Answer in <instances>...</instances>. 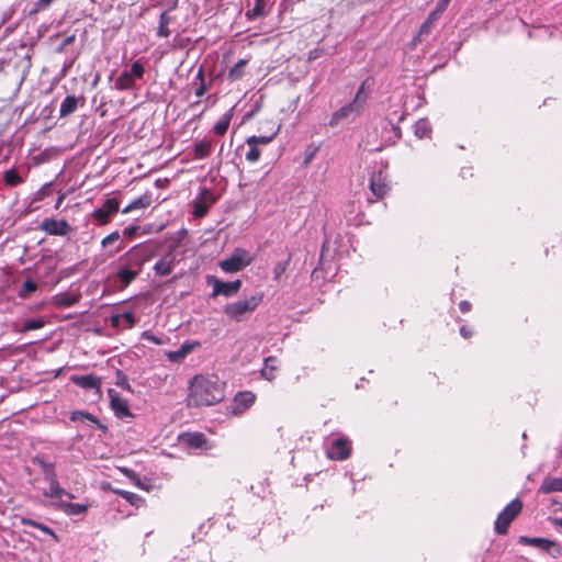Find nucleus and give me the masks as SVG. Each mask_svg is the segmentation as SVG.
<instances>
[{
    "label": "nucleus",
    "instance_id": "27",
    "mask_svg": "<svg viewBox=\"0 0 562 562\" xmlns=\"http://www.w3.org/2000/svg\"><path fill=\"white\" fill-rule=\"evenodd\" d=\"M232 112H227L223 115V117L214 125L213 131L217 135H224L228 127L232 120Z\"/></svg>",
    "mask_w": 562,
    "mask_h": 562
},
{
    "label": "nucleus",
    "instance_id": "36",
    "mask_svg": "<svg viewBox=\"0 0 562 562\" xmlns=\"http://www.w3.org/2000/svg\"><path fill=\"white\" fill-rule=\"evenodd\" d=\"M277 133H273L272 135L270 136H250L247 138L246 143L247 144H255L256 146H259V145H267L269 144L276 136Z\"/></svg>",
    "mask_w": 562,
    "mask_h": 562
},
{
    "label": "nucleus",
    "instance_id": "42",
    "mask_svg": "<svg viewBox=\"0 0 562 562\" xmlns=\"http://www.w3.org/2000/svg\"><path fill=\"white\" fill-rule=\"evenodd\" d=\"M273 359L270 357V358H267L266 359V362H265V368L261 370V374L267 379V380H272L274 378V368L273 367H269V362L272 361Z\"/></svg>",
    "mask_w": 562,
    "mask_h": 562
},
{
    "label": "nucleus",
    "instance_id": "46",
    "mask_svg": "<svg viewBox=\"0 0 562 562\" xmlns=\"http://www.w3.org/2000/svg\"><path fill=\"white\" fill-rule=\"evenodd\" d=\"M121 319H123L126 323L127 327H130V328L135 325V317H134V314L132 312H124L122 314V318Z\"/></svg>",
    "mask_w": 562,
    "mask_h": 562
},
{
    "label": "nucleus",
    "instance_id": "30",
    "mask_svg": "<svg viewBox=\"0 0 562 562\" xmlns=\"http://www.w3.org/2000/svg\"><path fill=\"white\" fill-rule=\"evenodd\" d=\"M3 180H4L5 184H8L10 187H15V186L20 184L23 181L21 176L13 168L9 169V170H7L4 172Z\"/></svg>",
    "mask_w": 562,
    "mask_h": 562
},
{
    "label": "nucleus",
    "instance_id": "22",
    "mask_svg": "<svg viewBox=\"0 0 562 562\" xmlns=\"http://www.w3.org/2000/svg\"><path fill=\"white\" fill-rule=\"evenodd\" d=\"M256 400V396L251 392H240L235 396V405L237 408H248L250 407Z\"/></svg>",
    "mask_w": 562,
    "mask_h": 562
},
{
    "label": "nucleus",
    "instance_id": "59",
    "mask_svg": "<svg viewBox=\"0 0 562 562\" xmlns=\"http://www.w3.org/2000/svg\"><path fill=\"white\" fill-rule=\"evenodd\" d=\"M392 130L394 131L396 137L401 136V130L398 126L392 124Z\"/></svg>",
    "mask_w": 562,
    "mask_h": 562
},
{
    "label": "nucleus",
    "instance_id": "8",
    "mask_svg": "<svg viewBox=\"0 0 562 562\" xmlns=\"http://www.w3.org/2000/svg\"><path fill=\"white\" fill-rule=\"evenodd\" d=\"M351 453V442L347 438H337L327 450V457L333 460H346Z\"/></svg>",
    "mask_w": 562,
    "mask_h": 562
},
{
    "label": "nucleus",
    "instance_id": "60",
    "mask_svg": "<svg viewBox=\"0 0 562 562\" xmlns=\"http://www.w3.org/2000/svg\"><path fill=\"white\" fill-rule=\"evenodd\" d=\"M74 40H75V36H69V37L65 38V41H64V45H68V44H70V43H72V42H74Z\"/></svg>",
    "mask_w": 562,
    "mask_h": 562
},
{
    "label": "nucleus",
    "instance_id": "25",
    "mask_svg": "<svg viewBox=\"0 0 562 562\" xmlns=\"http://www.w3.org/2000/svg\"><path fill=\"white\" fill-rule=\"evenodd\" d=\"M247 65L246 59H239L229 70H228V79L231 81L239 80L244 76L245 67Z\"/></svg>",
    "mask_w": 562,
    "mask_h": 562
},
{
    "label": "nucleus",
    "instance_id": "4",
    "mask_svg": "<svg viewBox=\"0 0 562 562\" xmlns=\"http://www.w3.org/2000/svg\"><path fill=\"white\" fill-rule=\"evenodd\" d=\"M362 89L363 85L359 88L355 99L350 103L340 108L331 115L328 123L330 127H335L345 121L353 120L361 113L362 106L366 102V98L362 97Z\"/></svg>",
    "mask_w": 562,
    "mask_h": 562
},
{
    "label": "nucleus",
    "instance_id": "64",
    "mask_svg": "<svg viewBox=\"0 0 562 562\" xmlns=\"http://www.w3.org/2000/svg\"><path fill=\"white\" fill-rule=\"evenodd\" d=\"M165 18H166V13H162V14H161V16H160L161 24H162L164 22H166V19H165Z\"/></svg>",
    "mask_w": 562,
    "mask_h": 562
},
{
    "label": "nucleus",
    "instance_id": "12",
    "mask_svg": "<svg viewBox=\"0 0 562 562\" xmlns=\"http://www.w3.org/2000/svg\"><path fill=\"white\" fill-rule=\"evenodd\" d=\"M53 501H54L53 505L56 508H58L59 510H61L63 513H65L66 515H69V516L82 515L88 509L87 505L65 502V501H63V497L60 499H53Z\"/></svg>",
    "mask_w": 562,
    "mask_h": 562
},
{
    "label": "nucleus",
    "instance_id": "48",
    "mask_svg": "<svg viewBox=\"0 0 562 562\" xmlns=\"http://www.w3.org/2000/svg\"><path fill=\"white\" fill-rule=\"evenodd\" d=\"M168 359H169L170 361H173V362H179V361H181V360H183V359H184V356H183V353L181 352V350L179 349V350H176V351H171V352H169V353H168Z\"/></svg>",
    "mask_w": 562,
    "mask_h": 562
},
{
    "label": "nucleus",
    "instance_id": "50",
    "mask_svg": "<svg viewBox=\"0 0 562 562\" xmlns=\"http://www.w3.org/2000/svg\"><path fill=\"white\" fill-rule=\"evenodd\" d=\"M206 90H207V88H206L205 81H201L195 89V95L201 98L206 92Z\"/></svg>",
    "mask_w": 562,
    "mask_h": 562
},
{
    "label": "nucleus",
    "instance_id": "34",
    "mask_svg": "<svg viewBox=\"0 0 562 562\" xmlns=\"http://www.w3.org/2000/svg\"><path fill=\"white\" fill-rule=\"evenodd\" d=\"M22 524H23L24 526H32V527H35V528H37V529L42 530L43 532L48 533V535H50L52 537L56 538V535H55V532L53 531V529H50L49 527H47V526H45V525H43V524H40V522H37V521H34V520H32V519H27V518H22Z\"/></svg>",
    "mask_w": 562,
    "mask_h": 562
},
{
    "label": "nucleus",
    "instance_id": "26",
    "mask_svg": "<svg viewBox=\"0 0 562 562\" xmlns=\"http://www.w3.org/2000/svg\"><path fill=\"white\" fill-rule=\"evenodd\" d=\"M265 7H266V0H255L254 8L246 12L247 19L255 20L257 18L265 16L267 14Z\"/></svg>",
    "mask_w": 562,
    "mask_h": 562
},
{
    "label": "nucleus",
    "instance_id": "15",
    "mask_svg": "<svg viewBox=\"0 0 562 562\" xmlns=\"http://www.w3.org/2000/svg\"><path fill=\"white\" fill-rule=\"evenodd\" d=\"M173 266L175 258L171 255H166L155 263L154 270L158 276H169L173 270Z\"/></svg>",
    "mask_w": 562,
    "mask_h": 562
},
{
    "label": "nucleus",
    "instance_id": "23",
    "mask_svg": "<svg viewBox=\"0 0 562 562\" xmlns=\"http://www.w3.org/2000/svg\"><path fill=\"white\" fill-rule=\"evenodd\" d=\"M135 78L130 75L127 70H124L115 81V88L117 90H128L134 87Z\"/></svg>",
    "mask_w": 562,
    "mask_h": 562
},
{
    "label": "nucleus",
    "instance_id": "63",
    "mask_svg": "<svg viewBox=\"0 0 562 562\" xmlns=\"http://www.w3.org/2000/svg\"><path fill=\"white\" fill-rule=\"evenodd\" d=\"M138 250L135 248L131 251V256L135 257L137 256Z\"/></svg>",
    "mask_w": 562,
    "mask_h": 562
},
{
    "label": "nucleus",
    "instance_id": "7",
    "mask_svg": "<svg viewBox=\"0 0 562 562\" xmlns=\"http://www.w3.org/2000/svg\"><path fill=\"white\" fill-rule=\"evenodd\" d=\"M207 283L212 284V286H213V292H212L213 297L218 296V295H223L226 297L234 296L238 293V291L240 290V286H241L240 280L225 282V281L217 279L216 277H209Z\"/></svg>",
    "mask_w": 562,
    "mask_h": 562
},
{
    "label": "nucleus",
    "instance_id": "6",
    "mask_svg": "<svg viewBox=\"0 0 562 562\" xmlns=\"http://www.w3.org/2000/svg\"><path fill=\"white\" fill-rule=\"evenodd\" d=\"M522 509L520 499H513L497 516L494 529L498 535H506L512 521L519 515Z\"/></svg>",
    "mask_w": 562,
    "mask_h": 562
},
{
    "label": "nucleus",
    "instance_id": "2",
    "mask_svg": "<svg viewBox=\"0 0 562 562\" xmlns=\"http://www.w3.org/2000/svg\"><path fill=\"white\" fill-rule=\"evenodd\" d=\"M34 463L41 468L44 480L49 485V487L43 493L45 497L52 499H60L61 497L74 498L71 493L67 492L64 487L60 486L54 463L46 462L42 459H35Z\"/></svg>",
    "mask_w": 562,
    "mask_h": 562
},
{
    "label": "nucleus",
    "instance_id": "32",
    "mask_svg": "<svg viewBox=\"0 0 562 562\" xmlns=\"http://www.w3.org/2000/svg\"><path fill=\"white\" fill-rule=\"evenodd\" d=\"M36 290H37V284L34 281H32L30 279L25 280L22 285V289L19 293V296L22 299H26V297H29L30 294H32Z\"/></svg>",
    "mask_w": 562,
    "mask_h": 562
},
{
    "label": "nucleus",
    "instance_id": "21",
    "mask_svg": "<svg viewBox=\"0 0 562 562\" xmlns=\"http://www.w3.org/2000/svg\"><path fill=\"white\" fill-rule=\"evenodd\" d=\"M79 295L70 293H59L54 296V304L58 307H70L77 304Z\"/></svg>",
    "mask_w": 562,
    "mask_h": 562
},
{
    "label": "nucleus",
    "instance_id": "14",
    "mask_svg": "<svg viewBox=\"0 0 562 562\" xmlns=\"http://www.w3.org/2000/svg\"><path fill=\"white\" fill-rule=\"evenodd\" d=\"M370 189L372 193L378 198H382L387 193L389 186L381 170L372 175Z\"/></svg>",
    "mask_w": 562,
    "mask_h": 562
},
{
    "label": "nucleus",
    "instance_id": "39",
    "mask_svg": "<svg viewBox=\"0 0 562 562\" xmlns=\"http://www.w3.org/2000/svg\"><path fill=\"white\" fill-rule=\"evenodd\" d=\"M249 146V150L247 151L246 154V159L249 161V162H257L260 158V150L258 148V146H256L255 144H247Z\"/></svg>",
    "mask_w": 562,
    "mask_h": 562
},
{
    "label": "nucleus",
    "instance_id": "55",
    "mask_svg": "<svg viewBox=\"0 0 562 562\" xmlns=\"http://www.w3.org/2000/svg\"><path fill=\"white\" fill-rule=\"evenodd\" d=\"M121 318H122V315H113L111 317V324L113 326H119L120 325V322H121Z\"/></svg>",
    "mask_w": 562,
    "mask_h": 562
},
{
    "label": "nucleus",
    "instance_id": "35",
    "mask_svg": "<svg viewBox=\"0 0 562 562\" xmlns=\"http://www.w3.org/2000/svg\"><path fill=\"white\" fill-rule=\"evenodd\" d=\"M127 71L135 79H142L144 77V74H145L144 66H143V64L139 60H136V61L132 63L131 69L127 70Z\"/></svg>",
    "mask_w": 562,
    "mask_h": 562
},
{
    "label": "nucleus",
    "instance_id": "10",
    "mask_svg": "<svg viewBox=\"0 0 562 562\" xmlns=\"http://www.w3.org/2000/svg\"><path fill=\"white\" fill-rule=\"evenodd\" d=\"M41 229L53 236H65L71 232L72 227L66 220L45 218Z\"/></svg>",
    "mask_w": 562,
    "mask_h": 562
},
{
    "label": "nucleus",
    "instance_id": "13",
    "mask_svg": "<svg viewBox=\"0 0 562 562\" xmlns=\"http://www.w3.org/2000/svg\"><path fill=\"white\" fill-rule=\"evenodd\" d=\"M518 542L525 546H533L544 551H550V549L553 548L557 549V553L560 554V546L544 538H529L521 536L519 537Z\"/></svg>",
    "mask_w": 562,
    "mask_h": 562
},
{
    "label": "nucleus",
    "instance_id": "62",
    "mask_svg": "<svg viewBox=\"0 0 562 562\" xmlns=\"http://www.w3.org/2000/svg\"><path fill=\"white\" fill-rule=\"evenodd\" d=\"M553 522H554L557 526L562 527V518H555V519L553 520Z\"/></svg>",
    "mask_w": 562,
    "mask_h": 562
},
{
    "label": "nucleus",
    "instance_id": "16",
    "mask_svg": "<svg viewBox=\"0 0 562 562\" xmlns=\"http://www.w3.org/2000/svg\"><path fill=\"white\" fill-rule=\"evenodd\" d=\"M72 381L83 389H99L101 386V379L93 374L74 376Z\"/></svg>",
    "mask_w": 562,
    "mask_h": 562
},
{
    "label": "nucleus",
    "instance_id": "28",
    "mask_svg": "<svg viewBox=\"0 0 562 562\" xmlns=\"http://www.w3.org/2000/svg\"><path fill=\"white\" fill-rule=\"evenodd\" d=\"M430 124L427 119H420L415 124V135L418 138L428 137L430 134Z\"/></svg>",
    "mask_w": 562,
    "mask_h": 562
},
{
    "label": "nucleus",
    "instance_id": "56",
    "mask_svg": "<svg viewBox=\"0 0 562 562\" xmlns=\"http://www.w3.org/2000/svg\"><path fill=\"white\" fill-rule=\"evenodd\" d=\"M195 79L199 80L200 82L204 81V71H203L202 67L198 70Z\"/></svg>",
    "mask_w": 562,
    "mask_h": 562
},
{
    "label": "nucleus",
    "instance_id": "37",
    "mask_svg": "<svg viewBox=\"0 0 562 562\" xmlns=\"http://www.w3.org/2000/svg\"><path fill=\"white\" fill-rule=\"evenodd\" d=\"M203 203H205L207 206L213 204L216 201V196L214 192L207 188H203L200 192V198Z\"/></svg>",
    "mask_w": 562,
    "mask_h": 562
},
{
    "label": "nucleus",
    "instance_id": "40",
    "mask_svg": "<svg viewBox=\"0 0 562 562\" xmlns=\"http://www.w3.org/2000/svg\"><path fill=\"white\" fill-rule=\"evenodd\" d=\"M116 385L128 391V392H132L127 376L122 371H117Z\"/></svg>",
    "mask_w": 562,
    "mask_h": 562
},
{
    "label": "nucleus",
    "instance_id": "49",
    "mask_svg": "<svg viewBox=\"0 0 562 562\" xmlns=\"http://www.w3.org/2000/svg\"><path fill=\"white\" fill-rule=\"evenodd\" d=\"M199 346H200L199 342H193V344L186 342L181 346L180 350L186 358L188 353H190L195 347H199Z\"/></svg>",
    "mask_w": 562,
    "mask_h": 562
},
{
    "label": "nucleus",
    "instance_id": "3",
    "mask_svg": "<svg viewBox=\"0 0 562 562\" xmlns=\"http://www.w3.org/2000/svg\"><path fill=\"white\" fill-rule=\"evenodd\" d=\"M262 297L260 293L228 303L224 306V314L234 322H241L259 306Z\"/></svg>",
    "mask_w": 562,
    "mask_h": 562
},
{
    "label": "nucleus",
    "instance_id": "58",
    "mask_svg": "<svg viewBox=\"0 0 562 562\" xmlns=\"http://www.w3.org/2000/svg\"><path fill=\"white\" fill-rule=\"evenodd\" d=\"M135 231H136V227H127V228H125L124 234L132 236Z\"/></svg>",
    "mask_w": 562,
    "mask_h": 562
},
{
    "label": "nucleus",
    "instance_id": "31",
    "mask_svg": "<svg viewBox=\"0 0 562 562\" xmlns=\"http://www.w3.org/2000/svg\"><path fill=\"white\" fill-rule=\"evenodd\" d=\"M70 419L72 422H78V420H90L91 423L100 426L99 424V420L91 414L89 413H83V412H80V411H76V412H72L71 413V416H70Z\"/></svg>",
    "mask_w": 562,
    "mask_h": 562
},
{
    "label": "nucleus",
    "instance_id": "53",
    "mask_svg": "<svg viewBox=\"0 0 562 562\" xmlns=\"http://www.w3.org/2000/svg\"><path fill=\"white\" fill-rule=\"evenodd\" d=\"M144 337H145V339H147V340H149V341H151V342H154L156 345H160L161 344V340L158 337H156V336H154V335H151L149 333H145Z\"/></svg>",
    "mask_w": 562,
    "mask_h": 562
},
{
    "label": "nucleus",
    "instance_id": "54",
    "mask_svg": "<svg viewBox=\"0 0 562 562\" xmlns=\"http://www.w3.org/2000/svg\"><path fill=\"white\" fill-rule=\"evenodd\" d=\"M460 334H461L462 337L468 338V337H470L472 335V330L470 328L465 327V326H462L460 328Z\"/></svg>",
    "mask_w": 562,
    "mask_h": 562
},
{
    "label": "nucleus",
    "instance_id": "11",
    "mask_svg": "<svg viewBox=\"0 0 562 562\" xmlns=\"http://www.w3.org/2000/svg\"><path fill=\"white\" fill-rule=\"evenodd\" d=\"M108 394L111 401V408L117 417L123 418L132 416L128 403L125 398L112 389L108 391Z\"/></svg>",
    "mask_w": 562,
    "mask_h": 562
},
{
    "label": "nucleus",
    "instance_id": "44",
    "mask_svg": "<svg viewBox=\"0 0 562 562\" xmlns=\"http://www.w3.org/2000/svg\"><path fill=\"white\" fill-rule=\"evenodd\" d=\"M434 26H435V25H434L432 23H430L429 21H427V20H426V21L422 24V26H420V29H419V32H418V37H419V40L422 41V36H424V35H428V34L431 32V30L434 29Z\"/></svg>",
    "mask_w": 562,
    "mask_h": 562
},
{
    "label": "nucleus",
    "instance_id": "47",
    "mask_svg": "<svg viewBox=\"0 0 562 562\" xmlns=\"http://www.w3.org/2000/svg\"><path fill=\"white\" fill-rule=\"evenodd\" d=\"M119 494L122 495L131 504H135L136 501L140 499L138 495L127 492V491H121V492H119Z\"/></svg>",
    "mask_w": 562,
    "mask_h": 562
},
{
    "label": "nucleus",
    "instance_id": "29",
    "mask_svg": "<svg viewBox=\"0 0 562 562\" xmlns=\"http://www.w3.org/2000/svg\"><path fill=\"white\" fill-rule=\"evenodd\" d=\"M138 274V271H133L128 268H121L117 272V277L123 285H128Z\"/></svg>",
    "mask_w": 562,
    "mask_h": 562
},
{
    "label": "nucleus",
    "instance_id": "52",
    "mask_svg": "<svg viewBox=\"0 0 562 562\" xmlns=\"http://www.w3.org/2000/svg\"><path fill=\"white\" fill-rule=\"evenodd\" d=\"M54 0H37L36 7L40 10L46 9Z\"/></svg>",
    "mask_w": 562,
    "mask_h": 562
},
{
    "label": "nucleus",
    "instance_id": "1",
    "mask_svg": "<svg viewBox=\"0 0 562 562\" xmlns=\"http://www.w3.org/2000/svg\"><path fill=\"white\" fill-rule=\"evenodd\" d=\"M223 383L216 375H195L189 385L188 406H210L224 398Z\"/></svg>",
    "mask_w": 562,
    "mask_h": 562
},
{
    "label": "nucleus",
    "instance_id": "20",
    "mask_svg": "<svg viewBox=\"0 0 562 562\" xmlns=\"http://www.w3.org/2000/svg\"><path fill=\"white\" fill-rule=\"evenodd\" d=\"M77 108L78 98L75 95H67L60 104L59 114L61 117L68 116L72 114L77 110Z\"/></svg>",
    "mask_w": 562,
    "mask_h": 562
},
{
    "label": "nucleus",
    "instance_id": "33",
    "mask_svg": "<svg viewBox=\"0 0 562 562\" xmlns=\"http://www.w3.org/2000/svg\"><path fill=\"white\" fill-rule=\"evenodd\" d=\"M290 260H291V256L289 255L286 260L279 261L276 263V266L273 268V279L274 280H277V281L280 280L282 274L286 271Z\"/></svg>",
    "mask_w": 562,
    "mask_h": 562
},
{
    "label": "nucleus",
    "instance_id": "38",
    "mask_svg": "<svg viewBox=\"0 0 562 562\" xmlns=\"http://www.w3.org/2000/svg\"><path fill=\"white\" fill-rule=\"evenodd\" d=\"M193 215L194 217L201 218L206 215L209 206L203 203L201 200H196L193 202Z\"/></svg>",
    "mask_w": 562,
    "mask_h": 562
},
{
    "label": "nucleus",
    "instance_id": "41",
    "mask_svg": "<svg viewBox=\"0 0 562 562\" xmlns=\"http://www.w3.org/2000/svg\"><path fill=\"white\" fill-rule=\"evenodd\" d=\"M43 326L44 322L42 319H29L23 326V331L35 330L42 328Z\"/></svg>",
    "mask_w": 562,
    "mask_h": 562
},
{
    "label": "nucleus",
    "instance_id": "9",
    "mask_svg": "<svg viewBox=\"0 0 562 562\" xmlns=\"http://www.w3.org/2000/svg\"><path fill=\"white\" fill-rule=\"evenodd\" d=\"M120 209V202L115 198L106 199L103 205L97 209L93 212V217L99 222V224L104 225L108 224L111 220V216L116 213Z\"/></svg>",
    "mask_w": 562,
    "mask_h": 562
},
{
    "label": "nucleus",
    "instance_id": "17",
    "mask_svg": "<svg viewBox=\"0 0 562 562\" xmlns=\"http://www.w3.org/2000/svg\"><path fill=\"white\" fill-rule=\"evenodd\" d=\"M150 203H151V194L145 193V194L140 195L139 198L133 200L130 204H127L122 210V213L127 214L134 210L146 209L150 205Z\"/></svg>",
    "mask_w": 562,
    "mask_h": 562
},
{
    "label": "nucleus",
    "instance_id": "45",
    "mask_svg": "<svg viewBox=\"0 0 562 562\" xmlns=\"http://www.w3.org/2000/svg\"><path fill=\"white\" fill-rule=\"evenodd\" d=\"M442 12V7H436V9L429 13L426 20L435 25V23L438 21Z\"/></svg>",
    "mask_w": 562,
    "mask_h": 562
},
{
    "label": "nucleus",
    "instance_id": "19",
    "mask_svg": "<svg viewBox=\"0 0 562 562\" xmlns=\"http://www.w3.org/2000/svg\"><path fill=\"white\" fill-rule=\"evenodd\" d=\"M186 445L193 449H206L207 441L203 434H189L183 438Z\"/></svg>",
    "mask_w": 562,
    "mask_h": 562
},
{
    "label": "nucleus",
    "instance_id": "61",
    "mask_svg": "<svg viewBox=\"0 0 562 562\" xmlns=\"http://www.w3.org/2000/svg\"><path fill=\"white\" fill-rule=\"evenodd\" d=\"M549 552L551 553V555H552L553 558H558V557H560V555H561V553H560V554H558V553H557V549H553V548H551Z\"/></svg>",
    "mask_w": 562,
    "mask_h": 562
},
{
    "label": "nucleus",
    "instance_id": "43",
    "mask_svg": "<svg viewBox=\"0 0 562 562\" xmlns=\"http://www.w3.org/2000/svg\"><path fill=\"white\" fill-rule=\"evenodd\" d=\"M119 238H120L119 232H113L102 239L101 245L103 247H108V246L112 245L114 241H116Z\"/></svg>",
    "mask_w": 562,
    "mask_h": 562
},
{
    "label": "nucleus",
    "instance_id": "5",
    "mask_svg": "<svg viewBox=\"0 0 562 562\" xmlns=\"http://www.w3.org/2000/svg\"><path fill=\"white\" fill-rule=\"evenodd\" d=\"M250 252L244 248H235L232 255L218 262L220 268L226 273H235L252 262Z\"/></svg>",
    "mask_w": 562,
    "mask_h": 562
},
{
    "label": "nucleus",
    "instance_id": "57",
    "mask_svg": "<svg viewBox=\"0 0 562 562\" xmlns=\"http://www.w3.org/2000/svg\"><path fill=\"white\" fill-rule=\"evenodd\" d=\"M449 2H450V0H440V1L437 3V7H438V8L442 7V11H445Z\"/></svg>",
    "mask_w": 562,
    "mask_h": 562
},
{
    "label": "nucleus",
    "instance_id": "51",
    "mask_svg": "<svg viewBox=\"0 0 562 562\" xmlns=\"http://www.w3.org/2000/svg\"><path fill=\"white\" fill-rule=\"evenodd\" d=\"M459 308L462 313H468L471 310V303L468 301H461Z\"/></svg>",
    "mask_w": 562,
    "mask_h": 562
},
{
    "label": "nucleus",
    "instance_id": "18",
    "mask_svg": "<svg viewBox=\"0 0 562 562\" xmlns=\"http://www.w3.org/2000/svg\"><path fill=\"white\" fill-rule=\"evenodd\" d=\"M540 493L562 492V477H546L539 488Z\"/></svg>",
    "mask_w": 562,
    "mask_h": 562
},
{
    "label": "nucleus",
    "instance_id": "24",
    "mask_svg": "<svg viewBox=\"0 0 562 562\" xmlns=\"http://www.w3.org/2000/svg\"><path fill=\"white\" fill-rule=\"evenodd\" d=\"M212 149V143L210 140H200L194 145V157L196 159H203L207 157Z\"/></svg>",
    "mask_w": 562,
    "mask_h": 562
}]
</instances>
